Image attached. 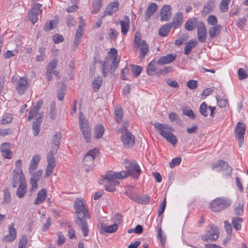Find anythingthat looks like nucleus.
<instances>
[{
  "label": "nucleus",
  "mask_w": 248,
  "mask_h": 248,
  "mask_svg": "<svg viewBox=\"0 0 248 248\" xmlns=\"http://www.w3.org/2000/svg\"><path fill=\"white\" fill-rule=\"evenodd\" d=\"M74 209L78 216V217L76 219V223L81 229L83 236H87L88 234L87 222L82 218L87 219L90 217L82 200L80 199L75 200Z\"/></svg>",
  "instance_id": "obj_1"
},
{
  "label": "nucleus",
  "mask_w": 248,
  "mask_h": 248,
  "mask_svg": "<svg viewBox=\"0 0 248 248\" xmlns=\"http://www.w3.org/2000/svg\"><path fill=\"white\" fill-rule=\"evenodd\" d=\"M128 176L129 175L127 170L120 172H108L103 178L105 189L109 192L115 191V186L119 185V182L117 179H124Z\"/></svg>",
  "instance_id": "obj_2"
},
{
  "label": "nucleus",
  "mask_w": 248,
  "mask_h": 248,
  "mask_svg": "<svg viewBox=\"0 0 248 248\" xmlns=\"http://www.w3.org/2000/svg\"><path fill=\"white\" fill-rule=\"evenodd\" d=\"M231 201L225 197L217 198L212 201L210 203V208L213 212H220L230 205Z\"/></svg>",
  "instance_id": "obj_3"
},
{
  "label": "nucleus",
  "mask_w": 248,
  "mask_h": 248,
  "mask_svg": "<svg viewBox=\"0 0 248 248\" xmlns=\"http://www.w3.org/2000/svg\"><path fill=\"white\" fill-rule=\"evenodd\" d=\"M125 194L129 197L132 200L141 204H147L150 202V197L147 195L138 196L132 186H128L125 192Z\"/></svg>",
  "instance_id": "obj_4"
},
{
  "label": "nucleus",
  "mask_w": 248,
  "mask_h": 248,
  "mask_svg": "<svg viewBox=\"0 0 248 248\" xmlns=\"http://www.w3.org/2000/svg\"><path fill=\"white\" fill-rule=\"evenodd\" d=\"M79 123L80 130L83 137L87 142L90 141L91 128L87 120L85 118L82 112H80L79 116Z\"/></svg>",
  "instance_id": "obj_5"
},
{
  "label": "nucleus",
  "mask_w": 248,
  "mask_h": 248,
  "mask_svg": "<svg viewBox=\"0 0 248 248\" xmlns=\"http://www.w3.org/2000/svg\"><path fill=\"white\" fill-rule=\"evenodd\" d=\"M124 166L129 176L135 179H139L141 170L137 162L126 159L124 160Z\"/></svg>",
  "instance_id": "obj_6"
},
{
  "label": "nucleus",
  "mask_w": 248,
  "mask_h": 248,
  "mask_svg": "<svg viewBox=\"0 0 248 248\" xmlns=\"http://www.w3.org/2000/svg\"><path fill=\"white\" fill-rule=\"evenodd\" d=\"M98 154V150L95 148L89 150L84 155L83 158V163L85 166L88 167L86 169V172L92 170L94 165V160L95 157Z\"/></svg>",
  "instance_id": "obj_7"
},
{
  "label": "nucleus",
  "mask_w": 248,
  "mask_h": 248,
  "mask_svg": "<svg viewBox=\"0 0 248 248\" xmlns=\"http://www.w3.org/2000/svg\"><path fill=\"white\" fill-rule=\"evenodd\" d=\"M211 167L213 170H216L218 172L223 171V173L227 178L230 177L231 175L232 168L229 166L227 162L223 160H219L212 164Z\"/></svg>",
  "instance_id": "obj_8"
},
{
  "label": "nucleus",
  "mask_w": 248,
  "mask_h": 248,
  "mask_svg": "<svg viewBox=\"0 0 248 248\" xmlns=\"http://www.w3.org/2000/svg\"><path fill=\"white\" fill-rule=\"evenodd\" d=\"M55 154L52 152V150H50L47 155V165L45 170V178H47L52 174L56 166V163L54 156Z\"/></svg>",
  "instance_id": "obj_9"
},
{
  "label": "nucleus",
  "mask_w": 248,
  "mask_h": 248,
  "mask_svg": "<svg viewBox=\"0 0 248 248\" xmlns=\"http://www.w3.org/2000/svg\"><path fill=\"white\" fill-rule=\"evenodd\" d=\"M246 126L244 124L238 122L235 126V133L238 140L239 146L241 147L244 143V137L245 134Z\"/></svg>",
  "instance_id": "obj_10"
},
{
  "label": "nucleus",
  "mask_w": 248,
  "mask_h": 248,
  "mask_svg": "<svg viewBox=\"0 0 248 248\" xmlns=\"http://www.w3.org/2000/svg\"><path fill=\"white\" fill-rule=\"evenodd\" d=\"M121 141L124 147L129 148L134 145L135 138L130 132H125L122 134Z\"/></svg>",
  "instance_id": "obj_11"
},
{
  "label": "nucleus",
  "mask_w": 248,
  "mask_h": 248,
  "mask_svg": "<svg viewBox=\"0 0 248 248\" xmlns=\"http://www.w3.org/2000/svg\"><path fill=\"white\" fill-rule=\"evenodd\" d=\"M155 128L159 132L162 137L165 138L169 136L173 131V128L167 124H163L159 123H156L154 124Z\"/></svg>",
  "instance_id": "obj_12"
},
{
  "label": "nucleus",
  "mask_w": 248,
  "mask_h": 248,
  "mask_svg": "<svg viewBox=\"0 0 248 248\" xmlns=\"http://www.w3.org/2000/svg\"><path fill=\"white\" fill-rule=\"evenodd\" d=\"M218 229L216 226H211L206 234L202 236V239L204 241H213L217 240L218 237Z\"/></svg>",
  "instance_id": "obj_13"
},
{
  "label": "nucleus",
  "mask_w": 248,
  "mask_h": 248,
  "mask_svg": "<svg viewBox=\"0 0 248 248\" xmlns=\"http://www.w3.org/2000/svg\"><path fill=\"white\" fill-rule=\"evenodd\" d=\"M25 182V177L22 170H14L12 177V186L14 187Z\"/></svg>",
  "instance_id": "obj_14"
},
{
  "label": "nucleus",
  "mask_w": 248,
  "mask_h": 248,
  "mask_svg": "<svg viewBox=\"0 0 248 248\" xmlns=\"http://www.w3.org/2000/svg\"><path fill=\"white\" fill-rule=\"evenodd\" d=\"M29 84L27 79L24 78L20 77L17 81L16 89L20 94H23L29 88Z\"/></svg>",
  "instance_id": "obj_15"
},
{
  "label": "nucleus",
  "mask_w": 248,
  "mask_h": 248,
  "mask_svg": "<svg viewBox=\"0 0 248 248\" xmlns=\"http://www.w3.org/2000/svg\"><path fill=\"white\" fill-rule=\"evenodd\" d=\"M207 29L202 22L199 24L197 27V36L200 42L204 43L207 38Z\"/></svg>",
  "instance_id": "obj_16"
},
{
  "label": "nucleus",
  "mask_w": 248,
  "mask_h": 248,
  "mask_svg": "<svg viewBox=\"0 0 248 248\" xmlns=\"http://www.w3.org/2000/svg\"><path fill=\"white\" fill-rule=\"evenodd\" d=\"M216 109L215 107L208 106L207 104L203 102H202L200 107V112L204 117H207L208 115L207 109L210 110V116L213 118L215 115V111Z\"/></svg>",
  "instance_id": "obj_17"
},
{
  "label": "nucleus",
  "mask_w": 248,
  "mask_h": 248,
  "mask_svg": "<svg viewBox=\"0 0 248 248\" xmlns=\"http://www.w3.org/2000/svg\"><path fill=\"white\" fill-rule=\"evenodd\" d=\"M119 6V3L117 0L110 3L104 11L103 16H112L118 11Z\"/></svg>",
  "instance_id": "obj_18"
},
{
  "label": "nucleus",
  "mask_w": 248,
  "mask_h": 248,
  "mask_svg": "<svg viewBox=\"0 0 248 248\" xmlns=\"http://www.w3.org/2000/svg\"><path fill=\"white\" fill-rule=\"evenodd\" d=\"M176 56V53L168 54L161 57L157 61V63L160 65L170 63L175 60Z\"/></svg>",
  "instance_id": "obj_19"
},
{
  "label": "nucleus",
  "mask_w": 248,
  "mask_h": 248,
  "mask_svg": "<svg viewBox=\"0 0 248 248\" xmlns=\"http://www.w3.org/2000/svg\"><path fill=\"white\" fill-rule=\"evenodd\" d=\"M40 159L41 156L39 155H35L32 157L29 168V172L30 174L33 173V171L37 169Z\"/></svg>",
  "instance_id": "obj_20"
},
{
  "label": "nucleus",
  "mask_w": 248,
  "mask_h": 248,
  "mask_svg": "<svg viewBox=\"0 0 248 248\" xmlns=\"http://www.w3.org/2000/svg\"><path fill=\"white\" fill-rule=\"evenodd\" d=\"M171 7L170 5H166L162 7L161 12V21H169L171 16L170 12Z\"/></svg>",
  "instance_id": "obj_21"
},
{
  "label": "nucleus",
  "mask_w": 248,
  "mask_h": 248,
  "mask_svg": "<svg viewBox=\"0 0 248 248\" xmlns=\"http://www.w3.org/2000/svg\"><path fill=\"white\" fill-rule=\"evenodd\" d=\"M14 223H11L9 227V234L4 237V240L6 242H11L15 240L16 237V231L14 228Z\"/></svg>",
  "instance_id": "obj_22"
},
{
  "label": "nucleus",
  "mask_w": 248,
  "mask_h": 248,
  "mask_svg": "<svg viewBox=\"0 0 248 248\" xmlns=\"http://www.w3.org/2000/svg\"><path fill=\"white\" fill-rule=\"evenodd\" d=\"M61 138L62 135L60 132H57L53 137L51 150H52L54 153H56L59 147V142Z\"/></svg>",
  "instance_id": "obj_23"
},
{
  "label": "nucleus",
  "mask_w": 248,
  "mask_h": 248,
  "mask_svg": "<svg viewBox=\"0 0 248 248\" xmlns=\"http://www.w3.org/2000/svg\"><path fill=\"white\" fill-rule=\"evenodd\" d=\"M2 156L7 159L12 158V152L10 150L8 143H2L0 147Z\"/></svg>",
  "instance_id": "obj_24"
},
{
  "label": "nucleus",
  "mask_w": 248,
  "mask_h": 248,
  "mask_svg": "<svg viewBox=\"0 0 248 248\" xmlns=\"http://www.w3.org/2000/svg\"><path fill=\"white\" fill-rule=\"evenodd\" d=\"M124 19L120 21V23L121 27V32L124 35H126L130 27V20L127 16H125Z\"/></svg>",
  "instance_id": "obj_25"
},
{
  "label": "nucleus",
  "mask_w": 248,
  "mask_h": 248,
  "mask_svg": "<svg viewBox=\"0 0 248 248\" xmlns=\"http://www.w3.org/2000/svg\"><path fill=\"white\" fill-rule=\"evenodd\" d=\"M149 45L146 43L145 40H142L141 44L138 49H140V59H143L146 56L148 52L149 51Z\"/></svg>",
  "instance_id": "obj_26"
},
{
  "label": "nucleus",
  "mask_w": 248,
  "mask_h": 248,
  "mask_svg": "<svg viewBox=\"0 0 248 248\" xmlns=\"http://www.w3.org/2000/svg\"><path fill=\"white\" fill-rule=\"evenodd\" d=\"M157 6L155 3H152L149 4L146 11L145 19L148 21L154 13L157 10Z\"/></svg>",
  "instance_id": "obj_27"
},
{
  "label": "nucleus",
  "mask_w": 248,
  "mask_h": 248,
  "mask_svg": "<svg viewBox=\"0 0 248 248\" xmlns=\"http://www.w3.org/2000/svg\"><path fill=\"white\" fill-rule=\"evenodd\" d=\"M46 197V191L45 189H42L37 194L36 199L35 200L34 203L35 205L39 204L42 203Z\"/></svg>",
  "instance_id": "obj_28"
},
{
  "label": "nucleus",
  "mask_w": 248,
  "mask_h": 248,
  "mask_svg": "<svg viewBox=\"0 0 248 248\" xmlns=\"http://www.w3.org/2000/svg\"><path fill=\"white\" fill-rule=\"evenodd\" d=\"M102 229L107 233H113L117 231L118 225L117 223L110 226H107L104 223H101Z\"/></svg>",
  "instance_id": "obj_29"
},
{
  "label": "nucleus",
  "mask_w": 248,
  "mask_h": 248,
  "mask_svg": "<svg viewBox=\"0 0 248 248\" xmlns=\"http://www.w3.org/2000/svg\"><path fill=\"white\" fill-rule=\"evenodd\" d=\"M27 184L26 182L19 185L18 188H17L16 192V196L19 198H22L24 197L27 193Z\"/></svg>",
  "instance_id": "obj_30"
},
{
  "label": "nucleus",
  "mask_w": 248,
  "mask_h": 248,
  "mask_svg": "<svg viewBox=\"0 0 248 248\" xmlns=\"http://www.w3.org/2000/svg\"><path fill=\"white\" fill-rule=\"evenodd\" d=\"M221 27L220 25H216L209 28L208 32L210 38H215L219 34Z\"/></svg>",
  "instance_id": "obj_31"
},
{
  "label": "nucleus",
  "mask_w": 248,
  "mask_h": 248,
  "mask_svg": "<svg viewBox=\"0 0 248 248\" xmlns=\"http://www.w3.org/2000/svg\"><path fill=\"white\" fill-rule=\"evenodd\" d=\"M183 14L181 13H177L176 14L174 17L173 21L171 24L172 27L174 29L177 28L183 23Z\"/></svg>",
  "instance_id": "obj_32"
},
{
  "label": "nucleus",
  "mask_w": 248,
  "mask_h": 248,
  "mask_svg": "<svg viewBox=\"0 0 248 248\" xmlns=\"http://www.w3.org/2000/svg\"><path fill=\"white\" fill-rule=\"evenodd\" d=\"M102 79L100 77H95L92 83V87L94 92H97L102 84Z\"/></svg>",
  "instance_id": "obj_33"
},
{
  "label": "nucleus",
  "mask_w": 248,
  "mask_h": 248,
  "mask_svg": "<svg viewBox=\"0 0 248 248\" xmlns=\"http://www.w3.org/2000/svg\"><path fill=\"white\" fill-rule=\"evenodd\" d=\"M155 65L156 62L155 60L152 61L148 64L146 69V72L148 75L153 76L156 74H157L156 72Z\"/></svg>",
  "instance_id": "obj_34"
},
{
  "label": "nucleus",
  "mask_w": 248,
  "mask_h": 248,
  "mask_svg": "<svg viewBox=\"0 0 248 248\" xmlns=\"http://www.w3.org/2000/svg\"><path fill=\"white\" fill-rule=\"evenodd\" d=\"M197 20L195 18L189 19L185 23V27L188 31H193L196 28Z\"/></svg>",
  "instance_id": "obj_35"
},
{
  "label": "nucleus",
  "mask_w": 248,
  "mask_h": 248,
  "mask_svg": "<svg viewBox=\"0 0 248 248\" xmlns=\"http://www.w3.org/2000/svg\"><path fill=\"white\" fill-rule=\"evenodd\" d=\"M42 122V118L41 117H37L36 121L33 123L32 130L33 135L36 136L38 135L40 132V126Z\"/></svg>",
  "instance_id": "obj_36"
},
{
  "label": "nucleus",
  "mask_w": 248,
  "mask_h": 248,
  "mask_svg": "<svg viewBox=\"0 0 248 248\" xmlns=\"http://www.w3.org/2000/svg\"><path fill=\"white\" fill-rule=\"evenodd\" d=\"M215 7V1L210 0L207 1L204 6V9L202 10V14H206L212 11Z\"/></svg>",
  "instance_id": "obj_37"
},
{
  "label": "nucleus",
  "mask_w": 248,
  "mask_h": 248,
  "mask_svg": "<svg viewBox=\"0 0 248 248\" xmlns=\"http://www.w3.org/2000/svg\"><path fill=\"white\" fill-rule=\"evenodd\" d=\"M103 0H94L93 2V14L97 13L103 6Z\"/></svg>",
  "instance_id": "obj_38"
},
{
  "label": "nucleus",
  "mask_w": 248,
  "mask_h": 248,
  "mask_svg": "<svg viewBox=\"0 0 248 248\" xmlns=\"http://www.w3.org/2000/svg\"><path fill=\"white\" fill-rule=\"evenodd\" d=\"M197 45L196 40H190L186 45L185 48V54L188 55L190 53L191 50Z\"/></svg>",
  "instance_id": "obj_39"
},
{
  "label": "nucleus",
  "mask_w": 248,
  "mask_h": 248,
  "mask_svg": "<svg viewBox=\"0 0 248 248\" xmlns=\"http://www.w3.org/2000/svg\"><path fill=\"white\" fill-rule=\"evenodd\" d=\"M104 128L101 124L97 125L94 128V137L96 139L101 138L104 132Z\"/></svg>",
  "instance_id": "obj_40"
},
{
  "label": "nucleus",
  "mask_w": 248,
  "mask_h": 248,
  "mask_svg": "<svg viewBox=\"0 0 248 248\" xmlns=\"http://www.w3.org/2000/svg\"><path fill=\"white\" fill-rule=\"evenodd\" d=\"M172 26L168 23L162 27L159 30V34L161 36H166L169 32Z\"/></svg>",
  "instance_id": "obj_41"
},
{
  "label": "nucleus",
  "mask_w": 248,
  "mask_h": 248,
  "mask_svg": "<svg viewBox=\"0 0 248 248\" xmlns=\"http://www.w3.org/2000/svg\"><path fill=\"white\" fill-rule=\"evenodd\" d=\"M141 35L139 32H136L134 39V46L136 48V50H138V48L140 47V44H141Z\"/></svg>",
  "instance_id": "obj_42"
},
{
  "label": "nucleus",
  "mask_w": 248,
  "mask_h": 248,
  "mask_svg": "<svg viewBox=\"0 0 248 248\" xmlns=\"http://www.w3.org/2000/svg\"><path fill=\"white\" fill-rule=\"evenodd\" d=\"M12 116L10 113H5L2 116V119L0 120V124H6L11 123L12 121Z\"/></svg>",
  "instance_id": "obj_43"
},
{
  "label": "nucleus",
  "mask_w": 248,
  "mask_h": 248,
  "mask_svg": "<svg viewBox=\"0 0 248 248\" xmlns=\"http://www.w3.org/2000/svg\"><path fill=\"white\" fill-rule=\"evenodd\" d=\"M242 220V218L240 217H234L232 218V224L234 229L237 231L241 229Z\"/></svg>",
  "instance_id": "obj_44"
},
{
  "label": "nucleus",
  "mask_w": 248,
  "mask_h": 248,
  "mask_svg": "<svg viewBox=\"0 0 248 248\" xmlns=\"http://www.w3.org/2000/svg\"><path fill=\"white\" fill-rule=\"evenodd\" d=\"M231 2V0H222L220 4V10L221 12H226L228 10V5Z\"/></svg>",
  "instance_id": "obj_45"
},
{
  "label": "nucleus",
  "mask_w": 248,
  "mask_h": 248,
  "mask_svg": "<svg viewBox=\"0 0 248 248\" xmlns=\"http://www.w3.org/2000/svg\"><path fill=\"white\" fill-rule=\"evenodd\" d=\"M164 138L173 146H174L177 143V138L173 134H172V132L169 134V136L165 137Z\"/></svg>",
  "instance_id": "obj_46"
},
{
  "label": "nucleus",
  "mask_w": 248,
  "mask_h": 248,
  "mask_svg": "<svg viewBox=\"0 0 248 248\" xmlns=\"http://www.w3.org/2000/svg\"><path fill=\"white\" fill-rule=\"evenodd\" d=\"M108 59L102 62V73L104 77H106L109 72V64L108 63Z\"/></svg>",
  "instance_id": "obj_47"
},
{
  "label": "nucleus",
  "mask_w": 248,
  "mask_h": 248,
  "mask_svg": "<svg viewBox=\"0 0 248 248\" xmlns=\"http://www.w3.org/2000/svg\"><path fill=\"white\" fill-rule=\"evenodd\" d=\"M132 72L133 74V76L135 77H138L140 74L142 68L141 66L138 65H131Z\"/></svg>",
  "instance_id": "obj_48"
},
{
  "label": "nucleus",
  "mask_w": 248,
  "mask_h": 248,
  "mask_svg": "<svg viewBox=\"0 0 248 248\" xmlns=\"http://www.w3.org/2000/svg\"><path fill=\"white\" fill-rule=\"evenodd\" d=\"M157 239L158 240L160 241L162 247L164 248L166 243V236L165 235H163L161 228H159L158 230Z\"/></svg>",
  "instance_id": "obj_49"
},
{
  "label": "nucleus",
  "mask_w": 248,
  "mask_h": 248,
  "mask_svg": "<svg viewBox=\"0 0 248 248\" xmlns=\"http://www.w3.org/2000/svg\"><path fill=\"white\" fill-rule=\"evenodd\" d=\"M115 118L118 123H121L123 120V111L121 108H117L114 111Z\"/></svg>",
  "instance_id": "obj_50"
},
{
  "label": "nucleus",
  "mask_w": 248,
  "mask_h": 248,
  "mask_svg": "<svg viewBox=\"0 0 248 248\" xmlns=\"http://www.w3.org/2000/svg\"><path fill=\"white\" fill-rule=\"evenodd\" d=\"M42 5L39 3L34 4L31 7V11L34 13L37 14V15H40L42 13V10L40 8Z\"/></svg>",
  "instance_id": "obj_51"
},
{
  "label": "nucleus",
  "mask_w": 248,
  "mask_h": 248,
  "mask_svg": "<svg viewBox=\"0 0 248 248\" xmlns=\"http://www.w3.org/2000/svg\"><path fill=\"white\" fill-rule=\"evenodd\" d=\"M38 15L34 13L31 11H29L28 13V19L33 23L35 24L38 20Z\"/></svg>",
  "instance_id": "obj_52"
},
{
  "label": "nucleus",
  "mask_w": 248,
  "mask_h": 248,
  "mask_svg": "<svg viewBox=\"0 0 248 248\" xmlns=\"http://www.w3.org/2000/svg\"><path fill=\"white\" fill-rule=\"evenodd\" d=\"M27 244V238L26 235H23L18 243V248H26Z\"/></svg>",
  "instance_id": "obj_53"
},
{
  "label": "nucleus",
  "mask_w": 248,
  "mask_h": 248,
  "mask_svg": "<svg viewBox=\"0 0 248 248\" xmlns=\"http://www.w3.org/2000/svg\"><path fill=\"white\" fill-rule=\"evenodd\" d=\"M58 62L56 60L54 59L50 62L46 68V70L53 71L56 68Z\"/></svg>",
  "instance_id": "obj_54"
},
{
  "label": "nucleus",
  "mask_w": 248,
  "mask_h": 248,
  "mask_svg": "<svg viewBox=\"0 0 248 248\" xmlns=\"http://www.w3.org/2000/svg\"><path fill=\"white\" fill-rule=\"evenodd\" d=\"M207 21L209 25L214 26H216V25H217V17L213 15L209 16L207 17Z\"/></svg>",
  "instance_id": "obj_55"
},
{
  "label": "nucleus",
  "mask_w": 248,
  "mask_h": 248,
  "mask_svg": "<svg viewBox=\"0 0 248 248\" xmlns=\"http://www.w3.org/2000/svg\"><path fill=\"white\" fill-rule=\"evenodd\" d=\"M118 32L113 29H109L108 31V35L110 39L113 41L116 40L118 36Z\"/></svg>",
  "instance_id": "obj_56"
},
{
  "label": "nucleus",
  "mask_w": 248,
  "mask_h": 248,
  "mask_svg": "<svg viewBox=\"0 0 248 248\" xmlns=\"http://www.w3.org/2000/svg\"><path fill=\"white\" fill-rule=\"evenodd\" d=\"M183 114L189 117L191 119L195 118V115L193 111L188 108H185L183 109Z\"/></svg>",
  "instance_id": "obj_57"
},
{
  "label": "nucleus",
  "mask_w": 248,
  "mask_h": 248,
  "mask_svg": "<svg viewBox=\"0 0 248 248\" xmlns=\"http://www.w3.org/2000/svg\"><path fill=\"white\" fill-rule=\"evenodd\" d=\"M18 53V50L16 49H15L14 50H7L4 54V57L5 59H10V58L15 56Z\"/></svg>",
  "instance_id": "obj_58"
},
{
  "label": "nucleus",
  "mask_w": 248,
  "mask_h": 248,
  "mask_svg": "<svg viewBox=\"0 0 248 248\" xmlns=\"http://www.w3.org/2000/svg\"><path fill=\"white\" fill-rule=\"evenodd\" d=\"M181 162V158L180 157H175L173 158L170 163V166L171 168H173L175 166L179 165Z\"/></svg>",
  "instance_id": "obj_59"
},
{
  "label": "nucleus",
  "mask_w": 248,
  "mask_h": 248,
  "mask_svg": "<svg viewBox=\"0 0 248 248\" xmlns=\"http://www.w3.org/2000/svg\"><path fill=\"white\" fill-rule=\"evenodd\" d=\"M238 77L240 80L248 78V75L243 68H239L238 70Z\"/></svg>",
  "instance_id": "obj_60"
},
{
  "label": "nucleus",
  "mask_w": 248,
  "mask_h": 248,
  "mask_svg": "<svg viewBox=\"0 0 248 248\" xmlns=\"http://www.w3.org/2000/svg\"><path fill=\"white\" fill-rule=\"evenodd\" d=\"M216 99L217 105L220 108L225 107L228 103V100L227 99L223 98L218 99L217 97H216Z\"/></svg>",
  "instance_id": "obj_61"
},
{
  "label": "nucleus",
  "mask_w": 248,
  "mask_h": 248,
  "mask_svg": "<svg viewBox=\"0 0 248 248\" xmlns=\"http://www.w3.org/2000/svg\"><path fill=\"white\" fill-rule=\"evenodd\" d=\"M129 69L127 67L123 69L121 72V77L123 80H127L128 78Z\"/></svg>",
  "instance_id": "obj_62"
},
{
  "label": "nucleus",
  "mask_w": 248,
  "mask_h": 248,
  "mask_svg": "<svg viewBox=\"0 0 248 248\" xmlns=\"http://www.w3.org/2000/svg\"><path fill=\"white\" fill-rule=\"evenodd\" d=\"M172 71V69L170 66H167L165 67L164 69H160L158 72L157 74L162 75H165L166 74L171 72Z\"/></svg>",
  "instance_id": "obj_63"
},
{
  "label": "nucleus",
  "mask_w": 248,
  "mask_h": 248,
  "mask_svg": "<svg viewBox=\"0 0 248 248\" xmlns=\"http://www.w3.org/2000/svg\"><path fill=\"white\" fill-rule=\"evenodd\" d=\"M188 87L191 90H195L197 87V81L196 80H190L187 82Z\"/></svg>",
  "instance_id": "obj_64"
}]
</instances>
